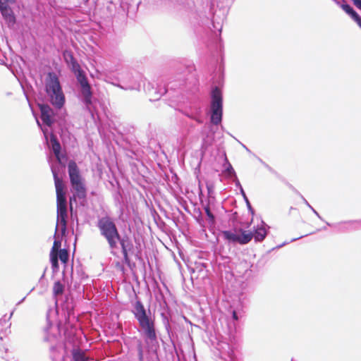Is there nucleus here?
Wrapping results in <instances>:
<instances>
[{
    "label": "nucleus",
    "instance_id": "obj_19",
    "mask_svg": "<svg viewBox=\"0 0 361 361\" xmlns=\"http://www.w3.org/2000/svg\"><path fill=\"white\" fill-rule=\"evenodd\" d=\"M266 226L267 225L264 222L262 221L260 225H258L254 230V233H252V234L255 241L261 242L265 238L267 234Z\"/></svg>",
    "mask_w": 361,
    "mask_h": 361
},
{
    "label": "nucleus",
    "instance_id": "obj_37",
    "mask_svg": "<svg viewBox=\"0 0 361 361\" xmlns=\"http://www.w3.org/2000/svg\"><path fill=\"white\" fill-rule=\"evenodd\" d=\"M204 211H205V213L207 214V216L211 219V220H214V216L213 215V214L210 211V209L209 207H207L204 208Z\"/></svg>",
    "mask_w": 361,
    "mask_h": 361
},
{
    "label": "nucleus",
    "instance_id": "obj_35",
    "mask_svg": "<svg viewBox=\"0 0 361 361\" xmlns=\"http://www.w3.org/2000/svg\"><path fill=\"white\" fill-rule=\"evenodd\" d=\"M234 178H235V183L236 187L240 188L242 195L245 196V192L243 190L242 185L240 183V181L238 180L237 176H235V177H234Z\"/></svg>",
    "mask_w": 361,
    "mask_h": 361
},
{
    "label": "nucleus",
    "instance_id": "obj_25",
    "mask_svg": "<svg viewBox=\"0 0 361 361\" xmlns=\"http://www.w3.org/2000/svg\"><path fill=\"white\" fill-rule=\"evenodd\" d=\"M240 231L242 233L241 235H239L238 238V243L240 245H245L248 243L253 238V234L251 232H246L245 231H243L242 229L240 230Z\"/></svg>",
    "mask_w": 361,
    "mask_h": 361
},
{
    "label": "nucleus",
    "instance_id": "obj_44",
    "mask_svg": "<svg viewBox=\"0 0 361 361\" xmlns=\"http://www.w3.org/2000/svg\"><path fill=\"white\" fill-rule=\"evenodd\" d=\"M259 161L267 168L269 169V166L266 164L261 159L259 158Z\"/></svg>",
    "mask_w": 361,
    "mask_h": 361
},
{
    "label": "nucleus",
    "instance_id": "obj_32",
    "mask_svg": "<svg viewBox=\"0 0 361 361\" xmlns=\"http://www.w3.org/2000/svg\"><path fill=\"white\" fill-rule=\"evenodd\" d=\"M61 247V241L58 240H55L53 244V247L51 251V253H57L59 249Z\"/></svg>",
    "mask_w": 361,
    "mask_h": 361
},
{
    "label": "nucleus",
    "instance_id": "obj_7",
    "mask_svg": "<svg viewBox=\"0 0 361 361\" xmlns=\"http://www.w3.org/2000/svg\"><path fill=\"white\" fill-rule=\"evenodd\" d=\"M97 226L100 235L106 239L111 250V253L114 254V250L117 247L120 234L114 219L109 216L99 218Z\"/></svg>",
    "mask_w": 361,
    "mask_h": 361
},
{
    "label": "nucleus",
    "instance_id": "obj_27",
    "mask_svg": "<svg viewBox=\"0 0 361 361\" xmlns=\"http://www.w3.org/2000/svg\"><path fill=\"white\" fill-rule=\"evenodd\" d=\"M64 290V286L60 281H56L53 287V294L55 297L61 295Z\"/></svg>",
    "mask_w": 361,
    "mask_h": 361
},
{
    "label": "nucleus",
    "instance_id": "obj_12",
    "mask_svg": "<svg viewBox=\"0 0 361 361\" xmlns=\"http://www.w3.org/2000/svg\"><path fill=\"white\" fill-rule=\"evenodd\" d=\"M118 83L116 86L125 90H139L140 84L137 75H134L132 72L124 70L118 73Z\"/></svg>",
    "mask_w": 361,
    "mask_h": 361
},
{
    "label": "nucleus",
    "instance_id": "obj_38",
    "mask_svg": "<svg viewBox=\"0 0 361 361\" xmlns=\"http://www.w3.org/2000/svg\"><path fill=\"white\" fill-rule=\"evenodd\" d=\"M355 6L361 11V0H351Z\"/></svg>",
    "mask_w": 361,
    "mask_h": 361
},
{
    "label": "nucleus",
    "instance_id": "obj_34",
    "mask_svg": "<svg viewBox=\"0 0 361 361\" xmlns=\"http://www.w3.org/2000/svg\"><path fill=\"white\" fill-rule=\"evenodd\" d=\"M137 351H138V358L140 361L143 360V350L142 346L141 343H140L137 346Z\"/></svg>",
    "mask_w": 361,
    "mask_h": 361
},
{
    "label": "nucleus",
    "instance_id": "obj_20",
    "mask_svg": "<svg viewBox=\"0 0 361 361\" xmlns=\"http://www.w3.org/2000/svg\"><path fill=\"white\" fill-rule=\"evenodd\" d=\"M119 242L121 249H122V253L123 255V259L126 263L129 262V257H128V251L132 247V244L130 243V241L128 239L121 238L120 237L119 240H118V243Z\"/></svg>",
    "mask_w": 361,
    "mask_h": 361
},
{
    "label": "nucleus",
    "instance_id": "obj_11",
    "mask_svg": "<svg viewBox=\"0 0 361 361\" xmlns=\"http://www.w3.org/2000/svg\"><path fill=\"white\" fill-rule=\"evenodd\" d=\"M37 106L40 111V120L36 118V121L38 126L41 128H42V126L44 127L51 128L55 122V114L54 110L48 104L44 102L38 103ZM42 130L43 132V135H56L53 132L48 133H46L43 129H42Z\"/></svg>",
    "mask_w": 361,
    "mask_h": 361
},
{
    "label": "nucleus",
    "instance_id": "obj_14",
    "mask_svg": "<svg viewBox=\"0 0 361 361\" xmlns=\"http://www.w3.org/2000/svg\"><path fill=\"white\" fill-rule=\"evenodd\" d=\"M114 131H111V135H128L135 133V127L129 123H120L117 126L114 123Z\"/></svg>",
    "mask_w": 361,
    "mask_h": 361
},
{
    "label": "nucleus",
    "instance_id": "obj_42",
    "mask_svg": "<svg viewBox=\"0 0 361 361\" xmlns=\"http://www.w3.org/2000/svg\"><path fill=\"white\" fill-rule=\"evenodd\" d=\"M312 212L313 213L320 219H322L321 216L319 214V213L312 207V208H310Z\"/></svg>",
    "mask_w": 361,
    "mask_h": 361
},
{
    "label": "nucleus",
    "instance_id": "obj_23",
    "mask_svg": "<svg viewBox=\"0 0 361 361\" xmlns=\"http://www.w3.org/2000/svg\"><path fill=\"white\" fill-rule=\"evenodd\" d=\"M235 0H216L217 7L220 11L222 10V13L228 12V10L231 6Z\"/></svg>",
    "mask_w": 361,
    "mask_h": 361
},
{
    "label": "nucleus",
    "instance_id": "obj_2",
    "mask_svg": "<svg viewBox=\"0 0 361 361\" xmlns=\"http://www.w3.org/2000/svg\"><path fill=\"white\" fill-rule=\"evenodd\" d=\"M62 55L64 61L77 79L79 85L78 98L85 105L92 118L94 119L95 108L93 106V92L85 72L81 68L71 50H64Z\"/></svg>",
    "mask_w": 361,
    "mask_h": 361
},
{
    "label": "nucleus",
    "instance_id": "obj_9",
    "mask_svg": "<svg viewBox=\"0 0 361 361\" xmlns=\"http://www.w3.org/2000/svg\"><path fill=\"white\" fill-rule=\"evenodd\" d=\"M49 79L45 84V92L51 104L61 109L65 104L66 99L58 77L54 73H49Z\"/></svg>",
    "mask_w": 361,
    "mask_h": 361
},
{
    "label": "nucleus",
    "instance_id": "obj_46",
    "mask_svg": "<svg viewBox=\"0 0 361 361\" xmlns=\"http://www.w3.org/2000/svg\"><path fill=\"white\" fill-rule=\"evenodd\" d=\"M25 299V298H23L22 300H20V302H18L17 305L20 304L23 301H24Z\"/></svg>",
    "mask_w": 361,
    "mask_h": 361
},
{
    "label": "nucleus",
    "instance_id": "obj_5",
    "mask_svg": "<svg viewBox=\"0 0 361 361\" xmlns=\"http://www.w3.org/2000/svg\"><path fill=\"white\" fill-rule=\"evenodd\" d=\"M135 318L137 320L141 331L145 337V341L148 342L156 341L157 335L155 332L154 322L150 316V312L147 313L146 310L140 300H137L133 303L132 310Z\"/></svg>",
    "mask_w": 361,
    "mask_h": 361
},
{
    "label": "nucleus",
    "instance_id": "obj_26",
    "mask_svg": "<svg viewBox=\"0 0 361 361\" xmlns=\"http://www.w3.org/2000/svg\"><path fill=\"white\" fill-rule=\"evenodd\" d=\"M224 238L229 243H238L239 235L231 231H224L222 232Z\"/></svg>",
    "mask_w": 361,
    "mask_h": 361
},
{
    "label": "nucleus",
    "instance_id": "obj_29",
    "mask_svg": "<svg viewBox=\"0 0 361 361\" xmlns=\"http://www.w3.org/2000/svg\"><path fill=\"white\" fill-rule=\"evenodd\" d=\"M215 18L216 14H214L213 18L211 20L214 31L216 30L219 32V34H221L223 27L222 22H216Z\"/></svg>",
    "mask_w": 361,
    "mask_h": 361
},
{
    "label": "nucleus",
    "instance_id": "obj_4",
    "mask_svg": "<svg viewBox=\"0 0 361 361\" xmlns=\"http://www.w3.org/2000/svg\"><path fill=\"white\" fill-rule=\"evenodd\" d=\"M51 172L54 179L57 200V222L55 235L56 234L58 230H61V233L63 234L66 230V198L63 191L62 180L59 178L58 173L56 169L53 166H51Z\"/></svg>",
    "mask_w": 361,
    "mask_h": 361
},
{
    "label": "nucleus",
    "instance_id": "obj_21",
    "mask_svg": "<svg viewBox=\"0 0 361 361\" xmlns=\"http://www.w3.org/2000/svg\"><path fill=\"white\" fill-rule=\"evenodd\" d=\"M202 107L199 105L198 106H195L194 109V111L191 113V114H186L185 115L191 118L198 123H202Z\"/></svg>",
    "mask_w": 361,
    "mask_h": 361
},
{
    "label": "nucleus",
    "instance_id": "obj_49",
    "mask_svg": "<svg viewBox=\"0 0 361 361\" xmlns=\"http://www.w3.org/2000/svg\"><path fill=\"white\" fill-rule=\"evenodd\" d=\"M25 95L26 99L28 100V97H27V95L25 93Z\"/></svg>",
    "mask_w": 361,
    "mask_h": 361
},
{
    "label": "nucleus",
    "instance_id": "obj_16",
    "mask_svg": "<svg viewBox=\"0 0 361 361\" xmlns=\"http://www.w3.org/2000/svg\"><path fill=\"white\" fill-rule=\"evenodd\" d=\"M339 231H350L361 229V219L340 222L334 225Z\"/></svg>",
    "mask_w": 361,
    "mask_h": 361
},
{
    "label": "nucleus",
    "instance_id": "obj_17",
    "mask_svg": "<svg viewBox=\"0 0 361 361\" xmlns=\"http://www.w3.org/2000/svg\"><path fill=\"white\" fill-rule=\"evenodd\" d=\"M49 138L50 139L49 140V137H45L46 142L50 145L58 161L61 163L62 161V157L61 156V147L60 142L58 140L57 137H49Z\"/></svg>",
    "mask_w": 361,
    "mask_h": 361
},
{
    "label": "nucleus",
    "instance_id": "obj_43",
    "mask_svg": "<svg viewBox=\"0 0 361 361\" xmlns=\"http://www.w3.org/2000/svg\"><path fill=\"white\" fill-rule=\"evenodd\" d=\"M151 86V84L150 83H148L147 87H145V88L147 89V90L149 92V94H150V91L151 90L149 89V87Z\"/></svg>",
    "mask_w": 361,
    "mask_h": 361
},
{
    "label": "nucleus",
    "instance_id": "obj_22",
    "mask_svg": "<svg viewBox=\"0 0 361 361\" xmlns=\"http://www.w3.org/2000/svg\"><path fill=\"white\" fill-rule=\"evenodd\" d=\"M72 361H88V357L80 348H73L72 350Z\"/></svg>",
    "mask_w": 361,
    "mask_h": 361
},
{
    "label": "nucleus",
    "instance_id": "obj_47",
    "mask_svg": "<svg viewBox=\"0 0 361 361\" xmlns=\"http://www.w3.org/2000/svg\"><path fill=\"white\" fill-rule=\"evenodd\" d=\"M61 131H62V133H61V134H60V135H59L60 136L64 135H63V134H64V133H63V129H61Z\"/></svg>",
    "mask_w": 361,
    "mask_h": 361
},
{
    "label": "nucleus",
    "instance_id": "obj_39",
    "mask_svg": "<svg viewBox=\"0 0 361 361\" xmlns=\"http://www.w3.org/2000/svg\"><path fill=\"white\" fill-rule=\"evenodd\" d=\"M244 199H245V201L246 202V204H247V208L248 209L252 212V214H253V210L252 209V207L250 205V203L247 199V197H246V195L245 194V196H243Z\"/></svg>",
    "mask_w": 361,
    "mask_h": 361
},
{
    "label": "nucleus",
    "instance_id": "obj_28",
    "mask_svg": "<svg viewBox=\"0 0 361 361\" xmlns=\"http://www.w3.org/2000/svg\"><path fill=\"white\" fill-rule=\"evenodd\" d=\"M192 19H190V23L194 26H202V24H203L202 20L200 22V20H198V18H201V16L197 13H192Z\"/></svg>",
    "mask_w": 361,
    "mask_h": 361
},
{
    "label": "nucleus",
    "instance_id": "obj_48",
    "mask_svg": "<svg viewBox=\"0 0 361 361\" xmlns=\"http://www.w3.org/2000/svg\"><path fill=\"white\" fill-rule=\"evenodd\" d=\"M226 133H227V134H228V135H229V136H231V135H232V134H231V133H228V132H226Z\"/></svg>",
    "mask_w": 361,
    "mask_h": 361
},
{
    "label": "nucleus",
    "instance_id": "obj_18",
    "mask_svg": "<svg viewBox=\"0 0 361 361\" xmlns=\"http://www.w3.org/2000/svg\"><path fill=\"white\" fill-rule=\"evenodd\" d=\"M341 8L360 27H361V16L351 5L348 3L344 4L341 5Z\"/></svg>",
    "mask_w": 361,
    "mask_h": 361
},
{
    "label": "nucleus",
    "instance_id": "obj_36",
    "mask_svg": "<svg viewBox=\"0 0 361 361\" xmlns=\"http://www.w3.org/2000/svg\"><path fill=\"white\" fill-rule=\"evenodd\" d=\"M13 314V311H12L11 312V314L8 318L6 317V315H4L2 318H1L0 319V324L3 325L4 323H6L7 321H8L11 318Z\"/></svg>",
    "mask_w": 361,
    "mask_h": 361
},
{
    "label": "nucleus",
    "instance_id": "obj_24",
    "mask_svg": "<svg viewBox=\"0 0 361 361\" xmlns=\"http://www.w3.org/2000/svg\"><path fill=\"white\" fill-rule=\"evenodd\" d=\"M224 161H225V163L224 164V173L229 178L235 177L236 173H235L233 166L229 163V161L226 156V154H224Z\"/></svg>",
    "mask_w": 361,
    "mask_h": 361
},
{
    "label": "nucleus",
    "instance_id": "obj_33",
    "mask_svg": "<svg viewBox=\"0 0 361 361\" xmlns=\"http://www.w3.org/2000/svg\"><path fill=\"white\" fill-rule=\"evenodd\" d=\"M243 314L240 312H238L236 310H233L232 312V317L234 320H238L239 318L242 317Z\"/></svg>",
    "mask_w": 361,
    "mask_h": 361
},
{
    "label": "nucleus",
    "instance_id": "obj_8",
    "mask_svg": "<svg viewBox=\"0 0 361 361\" xmlns=\"http://www.w3.org/2000/svg\"><path fill=\"white\" fill-rule=\"evenodd\" d=\"M49 79L45 84V92L51 104L61 109L65 104L66 99L58 77L54 73H49Z\"/></svg>",
    "mask_w": 361,
    "mask_h": 361
},
{
    "label": "nucleus",
    "instance_id": "obj_41",
    "mask_svg": "<svg viewBox=\"0 0 361 361\" xmlns=\"http://www.w3.org/2000/svg\"><path fill=\"white\" fill-rule=\"evenodd\" d=\"M301 198L303 201V202L309 207V208H312V206L309 204V202L307 201V200L303 197V196H301Z\"/></svg>",
    "mask_w": 361,
    "mask_h": 361
},
{
    "label": "nucleus",
    "instance_id": "obj_1",
    "mask_svg": "<svg viewBox=\"0 0 361 361\" xmlns=\"http://www.w3.org/2000/svg\"><path fill=\"white\" fill-rule=\"evenodd\" d=\"M175 72L173 78L168 82L164 88L157 90L152 86V90L154 92V96L149 99L158 100L159 98L169 91L178 90L181 94L184 92H193L196 90L198 85V79L196 77L195 66L191 63H176L174 66Z\"/></svg>",
    "mask_w": 361,
    "mask_h": 361
},
{
    "label": "nucleus",
    "instance_id": "obj_50",
    "mask_svg": "<svg viewBox=\"0 0 361 361\" xmlns=\"http://www.w3.org/2000/svg\"><path fill=\"white\" fill-rule=\"evenodd\" d=\"M99 136H102V135L101 134V132L99 130ZM104 135H106L104 134Z\"/></svg>",
    "mask_w": 361,
    "mask_h": 361
},
{
    "label": "nucleus",
    "instance_id": "obj_15",
    "mask_svg": "<svg viewBox=\"0 0 361 361\" xmlns=\"http://www.w3.org/2000/svg\"><path fill=\"white\" fill-rule=\"evenodd\" d=\"M216 349L219 352L220 357L226 361H232L233 351L229 343L225 341H219L216 345Z\"/></svg>",
    "mask_w": 361,
    "mask_h": 361
},
{
    "label": "nucleus",
    "instance_id": "obj_30",
    "mask_svg": "<svg viewBox=\"0 0 361 361\" xmlns=\"http://www.w3.org/2000/svg\"><path fill=\"white\" fill-rule=\"evenodd\" d=\"M68 256L69 255L68 251L65 249H63L60 250L58 258L60 259L62 263L66 264L68 260Z\"/></svg>",
    "mask_w": 361,
    "mask_h": 361
},
{
    "label": "nucleus",
    "instance_id": "obj_51",
    "mask_svg": "<svg viewBox=\"0 0 361 361\" xmlns=\"http://www.w3.org/2000/svg\"><path fill=\"white\" fill-rule=\"evenodd\" d=\"M204 19L206 21H208V18H204Z\"/></svg>",
    "mask_w": 361,
    "mask_h": 361
},
{
    "label": "nucleus",
    "instance_id": "obj_31",
    "mask_svg": "<svg viewBox=\"0 0 361 361\" xmlns=\"http://www.w3.org/2000/svg\"><path fill=\"white\" fill-rule=\"evenodd\" d=\"M50 261L53 269H56L59 267L58 255L57 253H50Z\"/></svg>",
    "mask_w": 361,
    "mask_h": 361
},
{
    "label": "nucleus",
    "instance_id": "obj_13",
    "mask_svg": "<svg viewBox=\"0 0 361 361\" xmlns=\"http://www.w3.org/2000/svg\"><path fill=\"white\" fill-rule=\"evenodd\" d=\"M16 2V0H0V13L9 28H13L16 24V16L9 6Z\"/></svg>",
    "mask_w": 361,
    "mask_h": 361
},
{
    "label": "nucleus",
    "instance_id": "obj_40",
    "mask_svg": "<svg viewBox=\"0 0 361 361\" xmlns=\"http://www.w3.org/2000/svg\"><path fill=\"white\" fill-rule=\"evenodd\" d=\"M337 5L341 7L342 4H347L346 0H333Z\"/></svg>",
    "mask_w": 361,
    "mask_h": 361
},
{
    "label": "nucleus",
    "instance_id": "obj_45",
    "mask_svg": "<svg viewBox=\"0 0 361 361\" xmlns=\"http://www.w3.org/2000/svg\"><path fill=\"white\" fill-rule=\"evenodd\" d=\"M302 237H303V235L300 236V237L296 238H293V239H292V240H290V242H293V241H295V240H298V239H300V238H302Z\"/></svg>",
    "mask_w": 361,
    "mask_h": 361
},
{
    "label": "nucleus",
    "instance_id": "obj_3",
    "mask_svg": "<svg viewBox=\"0 0 361 361\" xmlns=\"http://www.w3.org/2000/svg\"><path fill=\"white\" fill-rule=\"evenodd\" d=\"M219 75L217 80L218 85L212 87L210 91V101L209 105L208 115L209 117V128L214 135L216 130L221 129L224 131V128L221 125L224 115V97L223 92L220 85L223 84L224 81V67L219 66Z\"/></svg>",
    "mask_w": 361,
    "mask_h": 361
},
{
    "label": "nucleus",
    "instance_id": "obj_10",
    "mask_svg": "<svg viewBox=\"0 0 361 361\" xmlns=\"http://www.w3.org/2000/svg\"><path fill=\"white\" fill-rule=\"evenodd\" d=\"M68 167L71 183L74 190V196L79 199H84L86 197V189L84 180L80 174L76 163L74 161H71Z\"/></svg>",
    "mask_w": 361,
    "mask_h": 361
},
{
    "label": "nucleus",
    "instance_id": "obj_6",
    "mask_svg": "<svg viewBox=\"0 0 361 361\" xmlns=\"http://www.w3.org/2000/svg\"><path fill=\"white\" fill-rule=\"evenodd\" d=\"M44 341L49 348L50 357L52 361H64L66 351L63 349L58 330L53 328L49 323L44 329Z\"/></svg>",
    "mask_w": 361,
    "mask_h": 361
}]
</instances>
